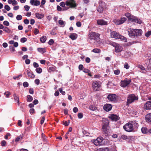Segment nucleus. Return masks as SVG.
Wrapping results in <instances>:
<instances>
[{
    "mask_svg": "<svg viewBox=\"0 0 151 151\" xmlns=\"http://www.w3.org/2000/svg\"><path fill=\"white\" fill-rule=\"evenodd\" d=\"M92 86L93 90L95 91H97L99 90L100 85L97 81H94L92 84Z\"/></svg>",
    "mask_w": 151,
    "mask_h": 151,
    "instance_id": "nucleus-9",
    "label": "nucleus"
},
{
    "mask_svg": "<svg viewBox=\"0 0 151 151\" xmlns=\"http://www.w3.org/2000/svg\"><path fill=\"white\" fill-rule=\"evenodd\" d=\"M27 98V100L28 102H31L33 100L32 97L30 95H28Z\"/></svg>",
    "mask_w": 151,
    "mask_h": 151,
    "instance_id": "nucleus-36",
    "label": "nucleus"
},
{
    "mask_svg": "<svg viewBox=\"0 0 151 151\" xmlns=\"http://www.w3.org/2000/svg\"><path fill=\"white\" fill-rule=\"evenodd\" d=\"M3 24L4 25L6 26H8L9 25V23L7 21H5L3 22Z\"/></svg>",
    "mask_w": 151,
    "mask_h": 151,
    "instance_id": "nucleus-52",
    "label": "nucleus"
},
{
    "mask_svg": "<svg viewBox=\"0 0 151 151\" xmlns=\"http://www.w3.org/2000/svg\"><path fill=\"white\" fill-rule=\"evenodd\" d=\"M89 109L91 110L94 111L96 109V108L95 106L92 105L89 107Z\"/></svg>",
    "mask_w": 151,
    "mask_h": 151,
    "instance_id": "nucleus-38",
    "label": "nucleus"
},
{
    "mask_svg": "<svg viewBox=\"0 0 151 151\" xmlns=\"http://www.w3.org/2000/svg\"><path fill=\"white\" fill-rule=\"evenodd\" d=\"M36 17L39 19H41L44 17V14H40L39 13H36L35 14Z\"/></svg>",
    "mask_w": 151,
    "mask_h": 151,
    "instance_id": "nucleus-22",
    "label": "nucleus"
},
{
    "mask_svg": "<svg viewBox=\"0 0 151 151\" xmlns=\"http://www.w3.org/2000/svg\"><path fill=\"white\" fill-rule=\"evenodd\" d=\"M129 68V66L128 64L127 63H126L124 65V68H126V69H128Z\"/></svg>",
    "mask_w": 151,
    "mask_h": 151,
    "instance_id": "nucleus-47",
    "label": "nucleus"
},
{
    "mask_svg": "<svg viewBox=\"0 0 151 151\" xmlns=\"http://www.w3.org/2000/svg\"><path fill=\"white\" fill-rule=\"evenodd\" d=\"M110 118L113 121H117L119 119V118L118 116L116 115L112 114L110 116H109Z\"/></svg>",
    "mask_w": 151,
    "mask_h": 151,
    "instance_id": "nucleus-18",
    "label": "nucleus"
},
{
    "mask_svg": "<svg viewBox=\"0 0 151 151\" xmlns=\"http://www.w3.org/2000/svg\"><path fill=\"white\" fill-rule=\"evenodd\" d=\"M137 126L138 124L136 121H132L131 123L125 124L123 126V128L126 131L131 132L132 131L133 129L137 128Z\"/></svg>",
    "mask_w": 151,
    "mask_h": 151,
    "instance_id": "nucleus-2",
    "label": "nucleus"
},
{
    "mask_svg": "<svg viewBox=\"0 0 151 151\" xmlns=\"http://www.w3.org/2000/svg\"><path fill=\"white\" fill-rule=\"evenodd\" d=\"M35 70L38 73H40L42 72V69L41 68H37Z\"/></svg>",
    "mask_w": 151,
    "mask_h": 151,
    "instance_id": "nucleus-34",
    "label": "nucleus"
},
{
    "mask_svg": "<svg viewBox=\"0 0 151 151\" xmlns=\"http://www.w3.org/2000/svg\"><path fill=\"white\" fill-rule=\"evenodd\" d=\"M3 30L7 33H9L10 31V30L6 27H4Z\"/></svg>",
    "mask_w": 151,
    "mask_h": 151,
    "instance_id": "nucleus-37",
    "label": "nucleus"
},
{
    "mask_svg": "<svg viewBox=\"0 0 151 151\" xmlns=\"http://www.w3.org/2000/svg\"><path fill=\"white\" fill-rule=\"evenodd\" d=\"M69 37L72 40H76L77 38V35L75 33H72L71 34Z\"/></svg>",
    "mask_w": 151,
    "mask_h": 151,
    "instance_id": "nucleus-24",
    "label": "nucleus"
},
{
    "mask_svg": "<svg viewBox=\"0 0 151 151\" xmlns=\"http://www.w3.org/2000/svg\"><path fill=\"white\" fill-rule=\"evenodd\" d=\"M17 2L15 0H13L12 4L14 6L17 4Z\"/></svg>",
    "mask_w": 151,
    "mask_h": 151,
    "instance_id": "nucleus-64",
    "label": "nucleus"
},
{
    "mask_svg": "<svg viewBox=\"0 0 151 151\" xmlns=\"http://www.w3.org/2000/svg\"><path fill=\"white\" fill-rule=\"evenodd\" d=\"M27 40V39L25 37H23L21 39L20 41L21 42L24 43L26 42Z\"/></svg>",
    "mask_w": 151,
    "mask_h": 151,
    "instance_id": "nucleus-43",
    "label": "nucleus"
},
{
    "mask_svg": "<svg viewBox=\"0 0 151 151\" xmlns=\"http://www.w3.org/2000/svg\"><path fill=\"white\" fill-rule=\"evenodd\" d=\"M24 8L25 9V10L26 11H27L29 10L30 7L28 5H25L24 6Z\"/></svg>",
    "mask_w": 151,
    "mask_h": 151,
    "instance_id": "nucleus-56",
    "label": "nucleus"
},
{
    "mask_svg": "<svg viewBox=\"0 0 151 151\" xmlns=\"http://www.w3.org/2000/svg\"><path fill=\"white\" fill-rule=\"evenodd\" d=\"M46 2L45 0H42L41 2V4L40 6V7L42 8H43L44 7V5Z\"/></svg>",
    "mask_w": 151,
    "mask_h": 151,
    "instance_id": "nucleus-33",
    "label": "nucleus"
},
{
    "mask_svg": "<svg viewBox=\"0 0 151 151\" xmlns=\"http://www.w3.org/2000/svg\"><path fill=\"white\" fill-rule=\"evenodd\" d=\"M141 131L142 133L144 134L148 132L147 129L145 127H143L142 128Z\"/></svg>",
    "mask_w": 151,
    "mask_h": 151,
    "instance_id": "nucleus-32",
    "label": "nucleus"
},
{
    "mask_svg": "<svg viewBox=\"0 0 151 151\" xmlns=\"http://www.w3.org/2000/svg\"><path fill=\"white\" fill-rule=\"evenodd\" d=\"M151 35V31H149L147 32L145 34V36L147 37H148Z\"/></svg>",
    "mask_w": 151,
    "mask_h": 151,
    "instance_id": "nucleus-46",
    "label": "nucleus"
},
{
    "mask_svg": "<svg viewBox=\"0 0 151 151\" xmlns=\"http://www.w3.org/2000/svg\"><path fill=\"white\" fill-rule=\"evenodd\" d=\"M33 66L35 68H37L39 67L38 64L36 62L33 63Z\"/></svg>",
    "mask_w": 151,
    "mask_h": 151,
    "instance_id": "nucleus-57",
    "label": "nucleus"
},
{
    "mask_svg": "<svg viewBox=\"0 0 151 151\" xmlns=\"http://www.w3.org/2000/svg\"><path fill=\"white\" fill-rule=\"evenodd\" d=\"M4 9L7 11H9L10 9V7L8 5H5L4 6Z\"/></svg>",
    "mask_w": 151,
    "mask_h": 151,
    "instance_id": "nucleus-44",
    "label": "nucleus"
},
{
    "mask_svg": "<svg viewBox=\"0 0 151 151\" xmlns=\"http://www.w3.org/2000/svg\"><path fill=\"white\" fill-rule=\"evenodd\" d=\"M37 50L38 51L40 52L44 53L45 52L44 49L42 48H38Z\"/></svg>",
    "mask_w": 151,
    "mask_h": 151,
    "instance_id": "nucleus-45",
    "label": "nucleus"
},
{
    "mask_svg": "<svg viewBox=\"0 0 151 151\" xmlns=\"http://www.w3.org/2000/svg\"><path fill=\"white\" fill-rule=\"evenodd\" d=\"M128 32L129 37L132 38H135V29L131 28L129 29L128 30Z\"/></svg>",
    "mask_w": 151,
    "mask_h": 151,
    "instance_id": "nucleus-12",
    "label": "nucleus"
},
{
    "mask_svg": "<svg viewBox=\"0 0 151 151\" xmlns=\"http://www.w3.org/2000/svg\"><path fill=\"white\" fill-rule=\"evenodd\" d=\"M54 43V41L52 39H50L48 43L50 45H52Z\"/></svg>",
    "mask_w": 151,
    "mask_h": 151,
    "instance_id": "nucleus-55",
    "label": "nucleus"
},
{
    "mask_svg": "<svg viewBox=\"0 0 151 151\" xmlns=\"http://www.w3.org/2000/svg\"><path fill=\"white\" fill-rule=\"evenodd\" d=\"M24 135L23 134H22L20 135L19 136H18L16 138L15 140V141L16 142L19 141L20 139H22Z\"/></svg>",
    "mask_w": 151,
    "mask_h": 151,
    "instance_id": "nucleus-27",
    "label": "nucleus"
},
{
    "mask_svg": "<svg viewBox=\"0 0 151 151\" xmlns=\"http://www.w3.org/2000/svg\"><path fill=\"white\" fill-rule=\"evenodd\" d=\"M120 71L119 70H115L114 71V73L116 75H118L119 74Z\"/></svg>",
    "mask_w": 151,
    "mask_h": 151,
    "instance_id": "nucleus-42",
    "label": "nucleus"
},
{
    "mask_svg": "<svg viewBox=\"0 0 151 151\" xmlns=\"http://www.w3.org/2000/svg\"><path fill=\"white\" fill-rule=\"evenodd\" d=\"M123 48L119 44H118L115 47V52H120L122 50Z\"/></svg>",
    "mask_w": 151,
    "mask_h": 151,
    "instance_id": "nucleus-17",
    "label": "nucleus"
},
{
    "mask_svg": "<svg viewBox=\"0 0 151 151\" xmlns=\"http://www.w3.org/2000/svg\"><path fill=\"white\" fill-rule=\"evenodd\" d=\"M103 2L100 1L99 2V5L97 9V11L100 13L102 12L104 10L103 7L102 6Z\"/></svg>",
    "mask_w": 151,
    "mask_h": 151,
    "instance_id": "nucleus-20",
    "label": "nucleus"
},
{
    "mask_svg": "<svg viewBox=\"0 0 151 151\" xmlns=\"http://www.w3.org/2000/svg\"><path fill=\"white\" fill-rule=\"evenodd\" d=\"M125 16L129 20L132 22H137L139 24H140L142 23V21L140 19L136 17L131 16L130 14L129 13H125Z\"/></svg>",
    "mask_w": 151,
    "mask_h": 151,
    "instance_id": "nucleus-4",
    "label": "nucleus"
},
{
    "mask_svg": "<svg viewBox=\"0 0 151 151\" xmlns=\"http://www.w3.org/2000/svg\"><path fill=\"white\" fill-rule=\"evenodd\" d=\"M26 72L27 73V75L29 77L32 78H35V75L32 73L30 72L29 70H27Z\"/></svg>",
    "mask_w": 151,
    "mask_h": 151,
    "instance_id": "nucleus-25",
    "label": "nucleus"
},
{
    "mask_svg": "<svg viewBox=\"0 0 151 151\" xmlns=\"http://www.w3.org/2000/svg\"><path fill=\"white\" fill-rule=\"evenodd\" d=\"M131 81L130 80H124L121 82V86L123 87H126L130 83Z\"/></svg>",
    "mask_w": 151,
    "mask_h": 151,
    "instance_id": "nucleus-11",
    "label": "nucleus"
},
{
    "mask_svg": "<svg viewBox=\"0 0 151 151\" xmlns=\"http://www.w3.org/2000/svg\"><path fill=\"white\" fill-rule=\"evenodd\" d=\"M14 99L15 101L17 102V103L19 104V97L15 93H14Z\"/></svg>",
    "mask_w": 151,
    "mask_h": 151,
    "instance_id": "nucleus-26",
    "label": "nucleus"
},
{
    "mask_svg": "<svg viewBox=\"0 0 151 151\" xmlns=\"http://www.w3.org/2000/svg\"><path fill=\"white\" fill-rule=\"evenodd\" d=\"M59 24L62 26V27H63L65 25L66 22L65 21H64L62 20H59L58 22Z\"/></svg>",
    "mask_w": 151,
    "mask_h": 151,
    "instance_id": "nucleus-30",
    "label": "nucleus"
},
{
    "mask_svg": "<svg viewBox=\"0 0 151 151\" xmlns=\"http://www.w3.org/2000/svg\"><path fill=\"white\" fill-rule=\"evenodd\" d=\"M30 3L33 6H38L40 4V1L37 0H30Z\"/></svg>",
    "mask_w": 151,
    "mask_h": 151,
    "instance_id": "nucleus-16",
    "label": "nucleus"
},
{
    "mask_svg": "<svg viewBox=\"0 0 151 151\" xmlns=\"http://www.w3.org/2000/svg\"><path fill=\"white\" fill-rule=\"evenodd\" d=\"M127 20L126 18L123 17L121 19H116L113 20V22L116 25H119L123 24Z\"/></svg>",
    "mask_w": 151,
    "mask_h": 151,
    "instance_id": "nucleus-8",
    "label": "nucleus"
},
{
    "mask_svg": "<svg viewBox=\"0 0 151 151\" xmlns=\"http://www.w3.org/2000/svg\"><path fill=\"white\" fill-rule=\"evenodd\" d=\"M103 138L101 137H98L96 139H93L92 142L96 146L101 145H102V142Z\"/></svg>",
    "mask_w": 151,
    "mask_h": 151,
    "instance_id": "nucleus-7",
    "label": "nucleus"
},
{
    "mask_svg": "<svg viewBox=\"0 0 151 151\" xmlns=\"http://www.w3.org/2000/svg\"><path fill=\"white\" fill-rule=\"evenodd\" d=\"M57 9L58 11H62L63 10V8H61L59 6H57Z\"/></svg>",
    "mask_w": 151,
    "mask_h": 151,
    "instance_id": "nucleus-54",
    "label": "nucleus"
},
{
    "mask_svg": "<svg viewBox=\"0 0 151 151\" xmlns=\"http://www.w3.org/2000/svg\"><path fill=\"white\" fill-rule=\"evenodd\" d=\"M97 24L99 25H107L108 24V23L104 20L100 19L97 20Z\"/></svg>",
    "mask_w": 151,
    "mask_h": 151,
    "instance_id": "nucleus-14",
    "label": "nucleus"
},
{
    "mask_svg": "<svg viewBox=\"0 0 151 151\" xmlns=\"http://www.w3.org/2000/svg\"><path fill=\"white\" fill-rule=\"evenodd\" d=\"M92 51L95 53H99L100 52V50L97 48H95L93 49Z\"/></svg>",
    "mask_w": 151,
    "mask_h": 151,
    "instance_id": "nucleus-35",
    "label": "nucleus"
},
{
    "mask_svg": "<svg viewBox=\"0 0 151 151\" xmlns=\"http://www.w3.org/2000/svg\"><path fill=\"white\" fill-rule=\"evenodd\" d=\"M112 109V106L111 104H106L104 106V109L107 111L111 110Z\"/></svg>",
    "mask_w": 151,
    "mask_h": 151,
    "instance_id": "nucleus-15",
    "label": "nucleus"
},
{
    "mask_svg": "<svg viewBox=\"0 0 151 151\" xmlns=\"http://www.w3.org/2000/svg\"><path fill=\"white\" fill-rule=\"evenodd\" d=\"M109 149L108 148H100L95 151H108Z\"/></svg>",
    "mask_w": 151,
    "mask_h": 151,
    "instance_id": "nucleus-29",
    "label": "nucleus"
},
{
    "mask_svg": "<svg viewBox=\"0 0 151 151\" xmlns=\"http://www.w3.org/2000/svg\"><path fill=\"white\" fill-rule=\"evenodd\" d=\"M10 93L9 91H7L6 92H5L4 93V95H6L7 97H8L9 95H10Z\"/></svg>",
    "mask_w": 151,
    "mask_h": 151,
    "instance_id": "nucleus-60",
    "label": "nucleus"
},
{
    "mask_svg": "<svg viewBox=\"0 0 151 151\" xmlns=\"http://www.w3.org/2000/svg\"><path fill=\"white\" fill-rule=\"evenodd\" d=\"M6 144V142L5 140H3L1 142V145L2 146H5Z\"/></svg>",
    "mask_w": 151,
    "mask_h": 151,
    "instance_id": "nucleus-59",
    "label": "nucleus"
},
{
    "mask_svg": "<svg viewBox=\"0 0 151 151\" xmlns=\"http://www.w3.org/2000/svg\"><path fill=\"white\" fill-rule=\"evenodd\" d=\"M45 117L44 116H43L42 117L41 120L40 121V124H42L45 121Z\"/></svg>",
    "mask_w": 151,
    "mask_h": 151,
    "instance_id": "nucleus-61",
    "label": "nucleus"
},
{
    "mask_svg": "<svg viewBox=\"0 0 151 151\" xmlns=\"http://www.w3.org/2000/svg\"><path fill=\"white\" fill-rule=\"evenodd\" d=\"M39 33V30L36 28L35 29L34 33L35 34L37 35Z\"/></svg>",
    "mask_w": 151,
    "mask_h": 151,
    "instance_id": "nucleus-63",
    "label": "nucleus"
},
{
    "mask_svg": "<svg viewBox=\"0 0 151 151\" xmlns=\"http://www.w3.org/2000/svg\"><path fill=\"white\" fill-rule=\"evenodd\" d=\"M145 118L147 122H151V113L146 115Z\"/></svg>",
    "mask_w": 151,
    "mask_h": 151,
    "instance_id": "nucleus-23",
    "label": "nucleus"
},
{
    "mask_svg": "<svg viewBox=\"0 0 151 151\" xmlns=\"http://www.w3.org/2000/svg\"><path fill=\"white\" fill-rule=\"evenodd\" d=\"M138 67L142 70V72L145 73H146V71L145 69V68L142 65H139L138 66Z\"/></svg>",
    "mask_w": 151,
    "mask_h": 151,
    "instance_id": "nucleus-28",
    "label": "nucleus"
},
{
    "mask_svg": "<svg viewBox=\"0 0 151 151\" xmlns=\"http://www.w3.org/2000/svg\"><path fill=\"white\" fill-rule=\"evenodd\" d=\"M46 37L45 36H44L40 38V41L42 43H44L45 42V41L46 40Z\"/></svg>",
    "mask_w": 151,
    "mask_h": 151,
    "instance_id": "nucleus-31",
    "label": "nucleus"
},
{
    "mask_svg": "<svg viewBox=\"0 0 151 151\" xmlns=\"http://www.w3.org/2000/svg\"><path fill=\"white\" fill-rule=\"evenodd\" d=\"M108 99L111 101H115L116 100V95L114 94L109 95L107 96Z\"/></svg>",
    "mask_w": 151,
    "mask_h": 151,
    "instance_id": "nucleus-13",
    "label": "nucleus"
},
{
    "mask_svg": "<svg viewBox=\"0 0 151 151\" xmlns=\"http://www.w3.org/2000/svg\"><path fill=\"white\" fill-rule=\"evenodd\" d=\"M22 18V16L20 15H18L16 17V19L18 20H21Z\"/></svg>",
    "mask_w": 151,
    "mask_h": 151,
    "instance_id": "nucleus-40",
    "label": "nucleus"
},
{
    "mask_svg": "<svg viewBox=\"0 0 151 151\" xmlns=\"http://www.w3.org/2000/svg\"><path fill=\"white\" fill-rule=\"evenodd\" d=\"M66 5L70 6L71 7H75L76 6V1L74 0H70L67 1L65 2Z\"/></svg>",
    "mask_w": 151,
    "mask_h": 151,
    "instance_id": "nucleus-10",
    "label": "nucleus"
},
{
    "mask_svg": "<svg viewBox=\"0 0 151 151\" xmlns=\"http://www.w3.org/2000/svg\"><path fill=\"white\" fill-rule=\"evenodd\" d=\"M145 108L147 110L151 109V101H147L145 103Z\"/></svg>",
    "mask_w": 151,
    "mask_h": 151,
    "instance_id": "nucleus-21",
    "label": "nucleus"
},
{
    "mask_svg": "<svg viewBox=\"0 0 151 151\" xmlns=\"http://www.w3.org/2000/svg\"><path fill=\"white\" fill-rule=\"evenodd\" d=\"M78 116L79 118L81 119L83 117V115L81 113H79L78 114Z\"/></svg>",
    "mask_w": 151,
    "mask_h": 151,
    "instance_id": "nucleus-58",
    "label": "nucleus"
},
{
    "mask_svg": "<svg viewBox=\"0 0 151 151\" xmlns=\"http://www.w3.org/2000/svg\"><path fill=\"white\" fill-rule=\"evenodd\" d=\"M135 37H137L139 36H140L142 33V31L140 29H135Z\"/></svg>",
    "mask_w": 151,
    "mask_h": 151,
    "instance_id": "nucleus-19",
    "label": "nucleus"
},
{
    "mask_svg": "<svg viewBox=\"0 0 151 151\" xmlns=\"http://www.w3.org/2000/svg\"><path fill=\"white\" fill-rule=\"evenodd\" d=\"M138 97L137 96H135L134 94H131L129 96L127 99V103L130 104L134 102L135 100H137Z\"/></svg>",
    "mask_w": 151,
    "mask_h": 151,
    "instance_id": "nucleus-6",
    "label": "nucleus"
},
{
    "mask_svg": "<svg viewBox=\"0 0 151 151\" xmlns=\"http://www.w3.org/2000/svg\"><path fill=\"white\" fill-rule=\"evenodd\" d=\"M9 50L12 52H14L15 51V48L12 45L9 46Z\"/></svg>",
    "mask_w": 151,
    "mask_h": 151,
    "instance_id": "nucleus-41",
    "label": "nucleus"
},
{
    "mask_svg": "<svg viewBox=\"0 0 151 151\" xmlns=\"http://www.w3.org/2000/svg\"><path fill=\"white\" fill-rule=\"evenodd\" d=\"M59 90L60 92L63 95H65V91H63V89L62 88H59Z\"/></svg>",
    "mask_w": 151,
    "mask_h": 151,
    "instance_id": "nucleus-50",
    "label": "nucleus"
},
{
    "mask_svg": "<svg viewBox=\"0 0 151 151\" xmlns=\"http://www.w3.org/2000/svg\"><path fill=\"white\" fill-rule=\"evenodd\" d=\"M42 138L43 141L45 142H46L47 140L45 136L43 133L42 134Z\"/></svg>",
    "mask_w": 151,
    "mask_h": 151,
    "instance_id": "nucleus-48",
    "label": "nucleus"
},
{
    "mask_svg": "<svg viewBox=\"0 0 151 151\" xmlns=\"http://www.w3.org/2000/svg\"><path fill=\"white\" fill-rule=\"evenodd\" d=\"M100 35L95 32H90L88 35V39L89 43L94 45H98L101 43Z\"/></svg>",
    "mask_w": 151,
    "mask_h": 151,
    "instance_id": "nucleus-1",
    "label": "nucleus"
},
{
    "mask_svg": "<svg viewBox=\"0 0 151 151\" xmlns=\"http://www.w3.org/2000/svg\"><path fill=\"white\" fill-rule=\"evenodd\" d=\"M23 85L25 87H27L28 86L29 84L27 82H24L23 83Z\"/></svg>",
    "mask_w": 151,
    "mask_h": 151,
    "instance_id": "nucleus-53",
    "label": "nucleus"
},
{
    "mask_svg": "<svg viewBox=\"0 0 151 151\" xmlns=\"http://www.w3.org/2000/svg\"><path fill=\"white\" fill-rule=\"evenodd\" d=\"M50 34L52 35H55L57 34L55 32L54 29H53L50 32Z\"/></svg>",
    "mask_w": 151,
    "mask_h": 151,
    "instance_id": "nucleus-51",
    "label": "nucleus"
},
{
    "mask_svg": "<svg viewBox=\"0 0 151 151\" xmlns=\"http://www.w3.org/2000/svg\"><path fill=\"white\" fill-rule=\"evenodd\" d=\"M109 122L106 118L103 119V125L102 127V131L104 134L108 133L109 130Z\"/></svg>",
    "mask_w": 151,
    "mask_h": 151,
    "instance_id": "nucleus-3",
    "label": "nucleus"
},
{
    "mask_svg": "<svg viewBox=\"0 0 151 151\" xmlns=\"http://www.w3.org/2000/svg\"><path fill=\"white\" fill-rule=\"evenodd\" d=\"M55 70V69L53 67L51 66L50 67L48 68V71L49 72H51V71H54Z\"/></svg>",
    "mask_w": 151,
    "mask_h": 151,
    "instance_id": "nucleus-39",
    "label": "nucleus"
},
{
    "mask_svg": "<svg viewBox=\"0 0 151 151\" xmlns=\"http://www.w3.org/2000/svg\"><path fill=\"white\" fill-rule=\"evenodd\" d=\"M111 37L113 38L119 39L124 41L125 42H127V39L125 37L119 35V33L115 31L111 32Z\"/></svg>",
    "mask_w": 151,
    "mask_h": 151,
    "instance_id": "nucleus-5",
    "label": "nucleus"
},
{
    "mask_svg": "<svg viewBox=\"0 0 151 151\" xmlns=\"http://www.w3.org/2000/svg\"><path fill=\"white\" fill-rule=\"evenodd\" d=\"M118 43H116L114 42H110V44L112 46L114 47H115L117 45Z\"/></svg>",
    "mask_w": 151,
    "mask_h": 151,
    "instance_id": "nucleus-49",
    "label": "nucleus"
},
{
    "mask_svg": "<svg viewBox=\"0 0 151 151\" xmlns=\"http://www.w3.org/2000/svg\"><path fill=\"white\" fill-rule=\"evenodd\" d=\"M29 92L30 94H33L34 92L33 89L32 88H30L29 90Z\"/></svg>",
    "mask_w": 151,
    "mask_h": 151,
    "instance_id": "nucleus-62",
    "label": "nucleus"
}]
</instances>
